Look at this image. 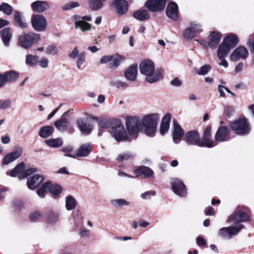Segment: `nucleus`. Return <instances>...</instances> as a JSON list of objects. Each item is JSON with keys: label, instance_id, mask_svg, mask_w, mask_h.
<instances>
[{"label": "nucleus", "instance_id": "1", "mask_svg": "<svg viewBox=\"0 0 254 254\" xmlns=\"http://www.w3.org/2000/svg\"><path fill=\"white\" fill-rule=\"evenodd\" d=\"M140 73L146 76V80L150 83L155 82L162 78L161 70L155 69L153 62L150 60L143 61L139 64Z\"/></svg>", "mask_w": 254, "mask_h": 254}, {"label": "nucleus", "instance_id": "2", "mask_svg": "<svg viewBox=\"0 0 254 254\" xmlns=\"http://www.w3.org/2000/svg\"><path fill=\"white\" fill-rule=\"evenodd\" d=\"M160 116L157 113H153L144 116L140 120L141 127L144 128V132L149 136H153L156 131L157 122Z\"/></svg>", "mask_w": 254, "mask_h": 254}, {"label": "nucleus", "instance_id": "3", "mask_svg": "<svg viewBox=\"0 0 254 254\" xmlns=\"http://www.w3.org/2000/svg\"><path fill=\"white\" fill-rule=\"evenodd\" d=\"M40 38L39 34L34 32L23 33L18 37V43L24 49H29L34 44L38 42Z\"/></svg>", "mask_w": 254, "mask_h": 254}, {"label": "nucleus", "instance_id": "4", "mask_svg": "<svg viewBox=\"0 0 254 254\" xmlns=\"http://www.w3.org/2000/svg\"><path fill=\"white\" fill-rule=\"evenodd\" d=\"M230 127L233 131L239 135H247L251 130L249 123L244 118L239 119L231 122Z\"/></svg>", "mask_w": 254, "mask_h": 254}, {"label": "nucleus", "instance_id": "5", "mask_svg": "<svg viewBox=\"0 0 254 254\" xmlns=\"http://www.w3.org/2000/svg\"><path fill=\"white\" fill-rule=\"evenodd\" d=\"M126 125L129 135H134L136 138L138 132L142 128L140 118L136 116H128L126 118Z\"/></svg>", "mask_w": 254, "mask_h": 254}, {"label": "nucleus", "instance_id": "6", "mask_svg": "<svg viewBox=\"0 0 254 254\" xmlns=\"http://www.w3.org/2000/svg\"><path fill=\"white\" fill-rule=\"evenodd\" d=\"M112 134L118 142L125 141L127 139V134L124 125L118 120L115 122L112 127Z\"/></svg>", "mask_w": 254, "mask_h": 254}, {"label": "nucleus", "instance_id": "7", "mask_svg": "<svg viewBox=\"0 0 254 254\" xmlns=\"http://www.w3.org/2000/svg\"><path fill=\"white\" fill-rule=\"evenodd\" d=\"M31 22L33 28L36 31L43 32L47 28V21L43 15L33 14L32 16Z\"/></svg>", "mask_w": 254, "mask_h": 254}, {"label": "nucleus", "instance_id": "8", "mask_svg": "<svg viewBox=\"0 0 254 254\" xmlns=\"http://www.w3.org/2000/svg\"><path fill=\"white\" fill-rule=\"evenodd\" d=\"M68 112H65L62 116V118L56 121L54 125L61 132H64L67 131L69 133H72L74 131V129L68 120L64 117Z\"/></svg>", "mask_w": 254, "mask_h": 254}, {"label": "nucleus", "instance_id": "9", "mask_svg": "<svg viewBox=\"0 0 254 254\" xmlns=\"http://www.w3.org/2000/svg\"><path fill=\"white\" fill-rule=\"evenodd\" d=\"M171 188L174 192L180 197L187 196V192L186 186L180 180L173 178L171 180Z\"/></svg>", "mask_w": 254, "mask_h": 254}, {"label": "nucleus", "instance_id": "10", "mask_svg": "<svg viewBox=\"0 0 254 254\" xmlns=\"http://www.w3.org/2000/svg\"><path fill=\"white\" fill-rule=\"evenodd\" d=\"M240 224L237 226H230L220 229L218 232L219 235L225 239H231L233 236L236 235L242 228Z\"/></svg>", "mask_w": 254, "mask_h": 254}, {"label": "nucleus", "instance_id": "11", "mask_svg": "<svg viewBox=\"0 0 254 254\" xmlns=\"http://www.w3.org/2000/svg\"><path fill=\"white\" fill-rule=\"evenodd\" d=\"M86 53L82 51L79 53L77 47H75L73 50L68 54V57L71 59L77 58L76 65L78 69H81V66L85 62Z\"/></svg>", "mask_w": 254, "mask_h": 254}, {"label": "nucleus", "instance_id": "12", "mask_svg": "<svg viewBox=\"0 0 254 254\" xmlns=\"http://www.w3.org/2000/svg\"><path fill=\"white\" fill-rule=\"evenodd\" d=\"M167 0H148L146 2L145 6L151 11H161L164 8Z\"/></svg>", "mask_w": 254, "mask_h": 254}, {"label": "nucleus", "instance_id": "13", "mask_svg": "<svg viewBox=\"0 0 254 254\" xmlns=\"http://www.w3.org/2000/svg\"><path fill=\"white\" fill-rule=\"evenodd\" d=\"M184 140L188 145H197L201 143L199 135L196 130H190L185 134Z\"/></svg>", "mask_w": 254, "mask_h": 254}, {"label": "nucleus", "instance_id": "14", "mask_svg": "<svg viewBox=\"0 0 254 254\" xmlns=\"http://www.w3.org/2000/svg\"><path fill=\"white\" fill-rule=\"evenodd\" d=\"M248 51L246 48L240 46L231 54L230 60L232 62H237L241 59H245L248 57Z\"/></svg>", "mask_w": 254, "mask_h": 254}, {"label": "nucleus", "instance_id": "15", "mask_svg": "<svg viewBox=\"0 0 254 254\" xmlns=\"http://www.w3.org/2000/svg\"><path fill=\"white\" fill-rule=\"evenodd\" d=\"M113 4L118 15H123L128 10V3L125 0H114Z\"/></svg>", "mask_w": 254, "mask_h": 254}, {"label": "nucleus", "instance_id": "16", "mask_svg": "<svg viewBox=\"0 0 254 254\" xmlns=\"http://www.w3.org/2000/svg\"><path fill=\"white\" fill-rule=\"evenodd\" d=\"M229 134L228 128L225 126H221L216 133L215 139L219 142L228 141L230 139Z\"/></svg>", "mask_w": 254, "mask_h": 254}, {"label": "nucleus", "instance_id": "17", "mask_svg": "<svg viewBox=\"0 0 254 254\" xmlns=\"http://www.w3.org/2000/svg\"><path fill=\"white\" fill-rule=\"evenodd\" d=\"M44 181V177L38 174L35 175L27 180V186L29 189L33 190L39 187Z\"/></svg>", "mask_w": 254, "mask_h": 254}, {"label": "nucleus", "instance_id": "18", "mask_svg": "<svg viewBox=\"0 0 254 254\" xmlns=\"http://www.w3.org/2000/svg\"><path fill=\"white\" fill-rule=\"evenodd\" d=\"M178 5L174 2H170L166 8V14L167 16L173 20H177L179 18L178 14Z\"/></svg>", "mask_w": 254, "mask_h": 254}, {"label": "nucleus", "instance_id": "19", "mask_svg": "<svg viewBox=\"0 0 254 254\" xmlns=\"http://www.w3.org/2000/svg\"><path fill=\"white\" fill-rule=\"evenodd\" d=\"M211 127H208L204 131L203 138L201 140V143L199 144V146L209 148L213 147V142L211 140Z\"/></svg>", "mask_w": 254, "mask_h": 254}, {"label": "nucleus", "instance_id": "20", "mask_svg": "<svg viewBox=\"0 0 254 254\" xmlns=\"http://www.w3.org/2000/svg\"><path fill=\"white\" fill-rule=\"evenodd\" d=\"M50 7L49 3L46 1L37 0L31 4L32 9L37 12H42Z\"/></svg>", "mask_w": 254, "mask_h": 254}, {"label": "nucleus", "instance_id": "21", "mask_svg": "<svg viewBox=\"0 0 254 254\" xmlns=\"http://www.w3.org/2000/svg\"><path fill=\"white\" fill-rule=\"evenodd\" d=\"M22 152V148L19 147L12 152L7 154L3 158V164L4 165H7L10 162L14 161L21 156Z\"/></svg>", "mask_w": 254, "mask_h": 254}, {"label": "nucleus", "instance_id": "22", "mask_svg": "<svg viewBox=\"0 0 254 254\" xmlns=\"http://www.w3.org/2000/svg\"><path fill=\"white\" fill-rule=\"evenodd\" d=\"M134 173L137 176L143 175L144 178H149L152 177L154 172L148 167L140 166L134 170Z\"/></svg>", "mask_w": 254, "mask_h": 254}, {"label": "nucleus", "instance_id": "23", "mask_svg": "<svg viewBox=\"0 0 254 254\" xmlns=\"http://www.w3.org/2000/svg\"><path fill=\"white\" fill-rule=\"evenodd\" d=\"M92 150V147L90 143H84L77 150L75 155L80 157H86L91 152Z\"/></svg>", "mask_w": 254, "mask_h": 254}, {"label": "nucleus", "instance_id": "24", "mask_svg": "<svg viewBox=\"0 0 254 254\" xmlns=\"http://www.w3.org/2000/svg\"><path fill=\"white\" fill-rule=\"evenodd\" d=\"M137 73V64L130 66L125 72L126 78L129 81H135L136 79Z\"/></svg>", "mask_w": 254, "mask_h": 254}, {"label": "nucleus", "instance_id": "25", "mask_svg": "<svg viewBox=\"0 0 254 254\" xmlns=\"http://www.w3.org/2000/svg\"><path fill=\"white\" fill-rule=\"evenodd\" d=\"M249 220V216L246 213L240 211L229 218V222L237 223L240 222L247 221Z\"/></svg>", "mask_w": 254, "mask_h": 254}, {"label": "nucleus", "instance_id": "26", "mask_svg": "<svg viewBox=\"0 0 254 254\" xmlns=\"http://www.w3.org/2000/svg\"><path fill=\"white\" fill-rule=\"evenodd\" d=\"M76 124L79 130L84 133H90L93 128L91 124L85 122L82 119H77L76 120Z\"/></svg>", "mask_w": 254, "mask_h": 254}, {"label": "nucleus", "instance_id": "27", "mask_svg": "<svg viewBox=\"0 0 254 254\" xmlns=\"http://www.w3.org/2000/svg\"><path fill=\"white\" fill-rule=\"evenodd\" d=\"M184 134L183 129L177 123H174L173 141L176 144L179 143Z\"/></svg>", "mask_w": 254, "mask_h": 254}, {"label": "nucleus", "instance_id": "28", "mask_svg": "<svg viewBox=\"0 0 254 254\" xmlns=\"http://www.w3.org/2000/svg\"><path fill=\"white\" fill-rule=\"evenodd\" d=\"M170 119L171 116L168 113L166 114L163 118L160 127V132L162 135L165 134L168 131Z\"/></svg>", "mask_w": 254, "mask_h": 254}, {"label": "nucleus", "instance_id": "29", "mask_svg": "<svg viewBox=\"0 0 254 254\" xmlns=\"http://www.w3.org/2000/svg\"><path fill=\"white\" fill-rule=\"evenodd\" d=\"M25 165L24 162H21L17 165L15 167L9 172H6L7 175H10L11 177H15L21 175L24 172Z\"/></svg>", "mask_w": 254, "mask_h": 254}, {"label": "nucleus", "instance_id": "30", "mask_svg": "<svg viewBox=\"0 0 254 254\" xmlns=\"http://www.w3.org/2000/svg\"><path fill=\"white\" fill-rule=\"evenodd\" d=\"M221 39V35L218 32H212L209 36L208 46L211 48H215Z\"/></svg>", "mask_w": 254, "mask_h": 254}, {"label": "nucleus", "instance_id": "31", "mask_svg": "<svg viewBox=\"0 0 254 254\" xmlns=\"http://www.w3.org/2000/svg\"><path fill=\"white\" fill-rule=\"evenodd\" d=\"M238 42V38L235 34H231L225 37L223 43L227 45L229 48L232 49L234 47Z\"/></svg>", "mask_w": 254, "mask_h": 254}, {"label": "nucleus", "instance_id": "32", "mask_svg": "<svg viewBox=\"0 0 254 254\" xmlns=\"http://www.w3.org/2000/svg\"><path fill=\"white\" fill-rule=\"evenodd\" d=\"M133 16L140 21H144L150 17V14L146 9H139L133 13Z\"/></svg>", "mask_w": 254, "mask_h": 254}, {"label": "nucleus", "instance_id": "33", "mask_svg": "<svg viewBox=\"0 0 254 254\" xmlns=\"http://www.w3.org/2000/svg\"><path fill=\"white\" fill-rule=\"evenodd\" d=\"M0 34L4 45L5 46H8L9 41L12 37V34L9 31V28L7 27L4 28L1 31Z\"/></svg>", "mask_w": 254, "mask_h": 254}, {"label": "nucleus", "instance_id": "34", "mask_svg": "<svg viewBox=\"0 0 254 254\" xmlns=\"http://www.w3.org/2000/svg\"><path fill=\"white\" fill-rule=\"evenodd\" d=\"M54 131L53 127L51 126H44L40 129L39 135L42 138H47L52 134Z\"/></svg>", "mask_w": 254, "mask_h": 254}, {"label": "nucleus", "instance_id": "35", "mask_svg": "<svg viewBox=\"0 0 254 254\" xmlns=\"http://www.w3.org/2000/svg\"><path fill=\"white\" fill-rule=\"evenodd\" d=\"M230 48L222 43L218 47L217 50V56L219 59L225 58L229 53Z\"/></svg>", "mask_w": 254, "mask_h": 254}, {"label": "nucleus", "instance_id": "36", "mask_svg": "<svg viewBox=\"0 0 254 254\" xmlns=\"http://www.w3.org/2000/svg\"><path fill=\"white\" fill-rule=\"evenodd\" d=\"M2 74L5 83L7 82H12L14 81L19 76L18 73L15 71H9Z\"/></svg>", "mask_w": 254, "mask_h": 254}, {"label": "nucleus", "instance_id": "37", "mask_svg": "<svg viewBox=\"0 0 254 254\" xmlns=\"http://www.w3.org/2000/svg\"><path fill=\"white\" fill-rule=\"evenodd\" d=\"M48 183V190L54 195H57L61 192V187L57 184H53L51 182H46Z\"/></svg>", "mask_w": 254, "mask_h": 254}, {"label": "nucleus", "instance_id": "38", "mask_svg": "<svg viewBox=\"0 0 254 254\" xmlns=\"http://www.w3.org/2000/svg\"><path fill=\"white\" fill-rule=\"evenodd\" d=\"M45 142L49 146L58 148L61 146L63 144V139L61 138L50 139L45 141Z\"/></svg>", "mask_w": 254, "mask_h": 254}, {"label": "nucleus", "instance_id": "39", "mask_svg": "<svg viewBox=\"0 0 254 254\" xmlns=\"http://www.w3.org/2000/svg\"><path fill=\"white\" fill-rule=\"evenodd\" d=\"M38 63V57L37 56L27 55L26 57L25 63L29 66L34 67Z\"/></svg>", "mask_w": 254, "mask_h": 254}, {"label": "nucleus", "instance_id": "40", "mask_svg": "<svg viewBox=\"0 0 254 254\" xmlns=\"http://www.w3.org/2000/svg\"><path fill=\"white\" fill-rule=\"evenodd\" d=\"M111 204L115 207H123L128 206L130 202L123 198L114 199L111 200Z\"/></svg>", "mask_w": 254, "mask_h": 254}, {"label": "nucleus", "instance_id": "41", "mask_svg": "<svg viewBox=\"0 0 254 254\" xmlns=\"http://www.w3.org/2000/svg\"><path fill=\"white\" fill-rule=\"evenodd\" d=\"M211 69V66L208 64H205L200 68L194 69L196 73L199 75H206Z\"/></svg>", "mask_w": 254, "mask_h": 254}, {"label": "nucleus", "instance_id": "42", "mask_svg": "<svg viewBox=\"0 0 254 254\" xmlns=\"http://www.w3.org/2000/svg\"><path fill=\"white\" fill-rule=\"evenodd\" d=\"M14 20L15 22L21 28H26L27 24L22 20L21 15L18 11H16L14 14Z\"/></svg>", "mask_w": 254, "mask_h": 254}, {"label": "nucleus", "instance_id": "43", "mask_svg": "<svg viewBox=\"0 0 254 254\" xmlns=\"http://www.w3.org/2000/svg\"><path fill=\"white\" fill-rule=\"evenodd\" d=\"M183 37L185 39L190 40L192 39L195 35L190 25L189 27L186 28L183 32Z\"/></svg>", "mask_w": 254, "mask_h": 254}, {"label": "nucleus", "instance_id": "44", "mask_svg": "<svg viewBox=\"0 0 254 254\" xmlns=\"http://www.w3.org/2000/svg\"><path fill=\"white\" fill-rule=\"evenodd\" d=\"M59 220V215L58 213L50 211L48 215L47 221L49 224H55Z\"/></svg>", "mask_w": 254, "mask_h": 254}, {"label": "nucleus", "instance_id": "45", "mask_svg": "<svg viewBox=\"0 0 254 254\" xmlns=\"http://www.w3.org/2000/svg\"><path fill=\"white\" fill-rule=\"evenodd\" d=\"M65 202L66 208L68 210H70L75 208L76 206V201L72 196H67L66 197Z\"/></svg>", "mask_w": 254, "mask_h": 254}, {"label": "nucleus", "instance_id": "46", "mask_svg": "<svg viewBox=\"0 0 254 254\" xmlns=\"http://www.w3.org/2000/svg\"><path fill=\"white\" fill-rule=\"evenodd\" d=\"M103 6V2L100 0H90L89 7L94 10L100 9Z\"/></svg>", "mask_w": 254, "mask_h": 254}, {"label": "nucleus", "instance_id": "47", "mask_svg": "<svg viewBox=\"0 0 254 254\" xmlns=\"http://www.w3.org/2000/svg\"><path fill=\"white\" fill-rule=\"evenodd\" d=\"M122 57L119 55L112 56V59L110 61V66L111 67H117L120 64Z\"/></svg>", "mask_w": 254, "mask_h": 254}, {"label": "nucleus", "instance_id": "48", "mask_svg": "<svg viewBox=\"0 0 254 254\" xmlns=\"http://www.w3.org/2000/svg\"><path fill=\"white\" fill-rule=\"evenodd\" d=\"M75 26L76 28H80L82 31L89 30L91 28V25L86 22L77 23V21H75Z\"/></svg>", "mask_w": 254, "mask_h": 254}, {"label": "nucleus", "instance_id": "49", "mask_svg": "<svg viewBox=\"0 0 254 254\" xmlns=\"http://www.w3.org/2000/svg\"><path fill=\"white\" fill-rule=\"evenodd\" d=\"M12 207L14 211H19L24 207V203L21 200L15 199L12 202Z\"/></svg>", "mask_w": 254, "mask_h": 254}, {"label": "nucleus", "instance_id": "50", "mask_svg": "<svg viewBox=\"0 0 254 254\" xmlns=\"http://www.w3.org/2000/svg\"><path fill=\"white\" fill-rule=\"evenodd\" d=\"M37 172V168L34 167L27 169L26 170L24 169V172H23V174L19 176V179L20 180L24 179L27 177L28 176L31 175L32 174H33Z\"/></svg>", "mask_w": 254, "mask_h": 254}, {"label": "nucleus", "instance_id": "51", "mask_svg": "<svg viewBox=\"0 0 254 254\" xmlns=\"http://www.w3.org/2000/svg\"><path fill=\"white\" fill-rule=\"evenodd\" d=\"M0 11H2L5 14L9 15L12 11V8L9 4L6 3H3L2 4L0 5Z\"/></svg>", "mask_w": 254, "mask_h": 254}, {"label": "nucleus", "instance_id": "52", "mask_svg": "<svg viewBox=\"0 0 254 254\" xmlns=\"http://www.w3.org/2000/svg\"><path fill=\"white\" fill-rule=\"evenodd\" d=\"M59 52V50L57 46L51 45L48 46L46 50V53L47 55H56Z\"/></svg>", "mask_w": 254, "mask_h": 254}, {"label": "nucleus", "instance_id": "53", "mask_svg": "<svg viewBox=\"0 0 254 254\" xmlns=\"http://www.w3.org/2000/svg\"><path fill=\"white\" fill-rule=\"evenodd\" d=\"M190 25L195 35L202 31V26L200 24L196 22H192L190 23Z\"/></svg>", "mask_w": 254, "mask_h": 254}, {"label": "nucleus", "instance_id": "54", "mask_svg": "<svg viewBox=\"0 0 254 254\" xmlns=\"http://www.w3.org/2000/svg\"><path fill=\"white\" fill-rule=\"evenodd\" d=\"M112 84L118 88L125 89L128 85L127 83L120 80L116 79L112 81Z\"/></svg>", "mask_w": 254, "mask_h": 254}, {"label": "nucleus", "instance_id": "55", "mask_svg": "<svg viewBox=\"0 0 254 254\" xmlns=\"http://www.w3.org/2000/svg\"><path fill=\"white\" fill-rule=\"evenodd\" d=\"M43 217L42 213L39 211H35L29 215V219L32 221H37Z\"/></svg>", "mask_w": 254, "mask_h": 254}, {"label": "nucleus", "instance_id": "56", "mask_svg": "<svg viewBox=\"0 0 254 254\" xmlns=\"http://www.w3.org/2000/svg\"><path fill=\"white\" fill-rule=\"evenodd\" d=\"M48 183H44L41 187L37 190L38 195L41 197H44L47 190H48L47 186Z\"/></svg>", "mask_w": 254, "mask_h": 254}, {"label": "nucleus", "instance_id": "57", "mask_svg": "<svg viewBox=\"0 0 254 254\" xmlns=\"http://www.w3.org/2000/svg\"><path fill=\"white\" fill-rule=\"evenodd\" d=\"M133 158V155L130 153H122L118 155L117 160L120 162H123L128 159H131Z\"/></svg>", "mask_w": 254, "mask_h": 254}, {"label": "nucleus", "instance_id": "58", "mask_svg": "<svg viewBox=\"0 0 254 254\" xmlns=\"http://www.w3.org/2000/svg\"><path fill=\"white\" fill-rule=\"evenodd\" d=\"M73 18L75 21H77V23L85 22V21H90L91 20V17L90 16H80L79 15H74Z\"/></svg>", "mask_w": 254, "mask_h": 254}, {"label": "nucleus", "instance_id": "59", "mask_svg": "<svg viewBox=\"0 0 254 254\" xmlns=\"http://www.w3.org/2000/svg\"><path fill=\"white\" fill-rule=\"evenodd\" d=\"M79 6V4L77 2H73L71 1L69 2L68 3L65 4L63 6V9L64 10H67L71 9L73 8L78 7Z\"/></svg>", "mask_w": 254, "mask_h": 254}, {"label": "nucleus", "instance_id": "60", "mask_svg": "<svg viewBox=\"0 0 254 254\" xmlns=\"http://www.w3.org/2000/svg\"><path fill=\"white\" fill-rule=\"evenodd\" d=\"M11 105V100L9 99L0 101V109L4 110L10 107Z\"/></svg>", "mask_w": 254, "mask_h": 254}, {"label": "nucleus", "instance_id": "61", "mask_svg": "<svg viewBox=\"0 0 254 254\" xmlns=\"http://www.w3.org/2000/svg\"><path fill=\"white\" fill-rule=\"evenodd\" d=\"M224 112L226 116L230 117L234 112V108L232 106H227L225 107Z\"/></svg>", "mask_w": 254, "mask_h": 254}, {"label": "nucleus", "instance_id": "62", "mask_svg": "<svg viewBox=\"0 0 254 254\" xmlns=\"http://www.w3.org/2000/svg\"><path fill=\"white\" fill-rule=\"evenodd\" d=\"M99 126L103 128H109L110 126V122L106 119L100 120L98 122Z\"/></svg>", "mask_w": 254, "mask_h": 254}, {"label": "nucleus", "instance_id": "63", "mask_svg": "<svg viewBox=\"0 0 254 254\" xmlns=\"http://www.w3.org/2000/svg\"><path fill=\"white\" fill-rule=\"evenodd\" d=\"M38 62L41 67L45 68L48 67L49 62L47 58L43 57L39 61H38Z\"/></svg>", "mask_w": 254, "mask_h": 254}, {"label": "nucleus", "instance_id": "64", "mask_svg": "<svg viewBox=\"0 0 254 254\" xmlns=\"http://www.w3.org/2000/svg\"><path fill=\"white\" fill-rule=\"evenodd\" d=\"M226 88H227V87H226L222 85H219L218 86V90L220 93V96L221 97H225V91H226Z\"/></svg>", "mask_w": 254, "mask_h": 254}]
</instances>
